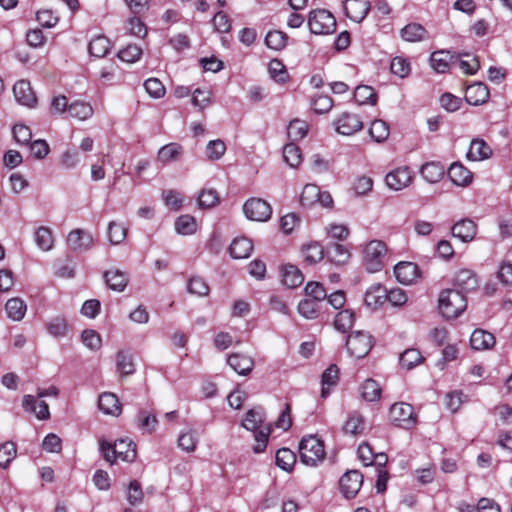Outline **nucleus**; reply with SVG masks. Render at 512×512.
Wrapping results in <instances>:
<instances>
[{
	"mask_svg": "<svg viewBox=\"0 0 512 512\" xmlns=\"http://www.w3.org/2000/svg\"><path fill=\"white\" fill-rule=\"evenodd\" d=\"M265 417L260 409H250L242 422V426L254 432V438L256 444L253 446V450L255 453H261L265 450L268 439L270 436V426L265 424Z\"/></svg>",
	"mask_w": 512,
	"mask_h": 512,
	"instance_id": "obj_1",
	"label": "nucleus"
},
{
	"mask_svg": "<svg viewBox=\"0 0 512 512\" xmlns=\"http://www.w3.org/2000/svg\"><path fill=\"white\" fill-rule=\"evenodd\" d=\"M100 450L106 461L114 463L117 459L132 462L136 458V446L129 439H119L111 444L106 440L100 441Z\"/></svg>",
	"mask_w": 512,
	"mask_h": 512,
	"instance_id": "obj_2",
	"label": "nucleus"
},
{
	"mask_svg": "<svg viewBox=\"0 0 512 512\" xmlns=\"http://www.w3.org/2000/svg\"><path fill=\"white\" fill-rule=\"evenodd\" d=\"M467 300L464 294L456 289L443 290L438 298V309L447 319L457 318L466 308Z\"/></svg>",
	"mask_w": 512,
	"mask_h": 512,
	"instance_id": "obj_3",
	"label": "nucleus"
},
{
	"mask_svg": "<svg viewBox=\"0 0 512 512\" xmlns=\"http://www.w3.org/2000/svg\"><path fill=\"white\" fill-rule=\"evenodd\" d=\"M323 442L314 435L303 437L299 443L300 461L311 467L317 466L325 458Z\"/></svg>",
	"mask_w": 512,
	"mask_h": 512,
	"instance_id": "obj_4",
	"label": "nucleus"
},
{
	"mask_svg": "<svg viewBox=\"0 0 512 512\" xmlns=\"http://www.w3.org/2000/svg\"><path fill=\"white\" fill-rule=\"evenodd\" d=\"M387 252L386 245L381 240H371L363 249L364 265L370 273H376L383 268V258Z\"/></svg>",
	"mask_w": 512,
	"mask_h": 512,
	"instance_id": "obj_5",
	"label": "nucleus"
},
{
	"mask_svg": "<svg viewBox=\"0 0 512 512\" xmlns=\"http://www.w3.org/2000/svg\"><path fill=\"white\" fill-rule=\"evenodd\" d=\"M308 26L313 34H331L336 29L335 17L327 10L318 9L310 12Z\"/></svg>",
	"mask_w": 512,
	"mask_h": 512,
	"instance_id": "obj_6",
	"label": "nucleus"
},
{
	"mask_svg": "<svg viewBox=\"0 0 512 512\" xmlns=\"http://www.w3.org/2000/svg\"><path fill=\"white\" fill-rule=\"evenodd\" d=\"M389 416L394 425L404 429L412 428L417 422L412 405L405 402L393 404L390 408Z\"/></svg>",
	"mask_w": 512,
	"mask_h": 512,
	"instance_id": "obj_7",
	"label": "nucleus"
},
{
	"mask_svg": "<svg viewBox=\"0 0 512 512\" xmlns=\"http://www.w3.org/2000/svg\"><path fill=\"white\" fill-rule=\"evenodd\" d=\"M373 346L372 336L362 331L351 333L346 341V347L350 355L355 358H363Z\"/></svg>",
	"mask_w": 512,
	"mask_h": 512,
	"instance_id": "obj_8",
	"label": "nucleus"
},
{
	"mask_svg": "<svg viewBox=\"0 0 512 512\" xmlns=\"http://www.w3.org/2000/svg\"><path fill=\"white\" fill-rule=\"evenodd\" d=\"M245 216L253 221H267L272 214L271 206L268 202L260 198H251L243 206Z\"/></svg>",
	"mask_w": 512,
	"mask_h": 512,
	"instance_id": "obj_9",
	"label": "nucleus"
},
{
	"mask_svg": "<svg viewBox=\"0 0 512 512\" xmlns=\"http://www.w3.org/2000/svg\"><path fill=\"white\" fill-rule=\"evenodd\" d=\"M363 484V475L357 470L346 472L339 481L340 491L347 498H354Z\"/></svg>",
	"mask_w": 512,
	"mask_h": 512,
	"instance_id": "obj_10",
	"label": "nucleus"
},
{
	"mask_svg": "<svg viewBox=\"0 0 512 512\" xmlns=\"http://www.w3.org/2000/svg\"><path fill=\"white\" fill-rule=\"evenodd\" d=\"M335 130L342 135L350 136L363 128L361 119L353 113L343 112L334 121Z\"/></svg>",
	"mask_w": 512,
	"mask_h": 512,
	"instance_id": "obj_11",
	"label": "nucleus"
},
{
	"mask_svg": "<svg viewBox=\"0 0 512 512\" xmlns=\"http://www.w3.org/2000/svg\"><path fill=\"white\" fill-rule=\"evenodd\" d=\"M94 239L89 231L74 229L67 236L69 248L75 252H85L92 248Z\"/></svg>",
	"mask_w": 512,
	"mask_h": 512,
	"instance_id": "obj_12",
	"label": "nucleus"
},
{
	"mask_svg": "<svg viewBox=\"0 0 512 512\" xmlns=\"http://www.w3.org/2000/svg\"><path fill=\"white\" fill-rule=\"evenodd\" d=\"M451 234L461 242L469 243L476 237L477 224L472 219L463 218L451 227Z\"/></svg>",
	"mask_w": 512,
	"mask_h": 512,
	"instance_id": "obj_13",
	"label": "nucleus"
},
{
	"mask_svg": "<svg viewBox=\"0 0 512 512\" xmlns=\"http://www.w3.org/2000/svg\"><path fill=\"white\" fill-rule=\"evenodd\" d=\"M387 186L395 191L407 187L412 181V173L408 167H399L390 171L385 178Z\"/></svg>",
	"mask_w": 512,
	"mask_h": 512,
	"instance_id": "obj_14",
	"label": "nucleus"
},
{
	"mask_svg": "<svg viewBox=\"0 0 512 512\" xmlns=\"http://www.w3.org/2000/svg\"><path fill=\"white\" fill-rule=\"evenodd\" d=\"M344 10L348 18L360 23L366 18L370 10V2L368 0H345Z\"/></svg>",
	"mask_w": 512,
	"mask_h": 512,
	"instance_id": "obj_15",
	"label": "nucleus"
},
{
	"mask_svg": "<svg viewBox=\"0 0 512 512\" xmlns=\"http://www.w3.org/2000/svg\"><path fill=\"white\" fill-rule=\"evenodd\" d=\"M22 406L25 411L34 413L39 420H47L50 418L48 404L37 396L24 395Z\"/></svg>",
	"mask_w": 512,
	"mask_h": 512,
	"instance_id": "obj_16",
	"label": "nucleus"
},
{
	"mask_svg": "<svg viewBox=\"0 0 512 512\" xmlns=\"http://www.w3.org/2000/svg\"><path fill=\"white\" fill-rule=\"evenodd\" d=\"M447 174L449 179L460 187H467L473 180V173L460 162L452 163L447 170Z\"/></svg>",
	"mask_w": 512,
	"mask_h": 512,
	"instance_id": "obj_17",
	"label": "nucleus"
},
{
	"mask_svg": "<svg viewBox=\"0 0 512 512\" xmlns=\"http://www.w3.org/2000/svg\"><path fill=\"white\" fill-rule=\"evenodd\" d=\"M13 94L15 97V100L24 106L27 107H34L36 104V96L33 92L31 85L26 80H19L15 83L13 86Z\"/></svg>",
	"mask_w": 512,
	"mask_h": 512,
	"instance_id": "obj_18",
	"label": "nucleus"
},
{
	"mask_svg": "<svg viewBox=\"0 0 512 512\" xmlns=\"http://www.w3.org/2000/svg\"><path fill=\"white\" fill-rule=\"evenodd\" d=\"M394 274L397 281L404 285H410L419 277L416 264L412 262H399L394 267Z\"/></svg>",
	"mask_w": 512,
	"mask_h": 512,
	"instance_id": "obj_19",
	"label": "nucleus"
},
{
	"mask_svg": "<svg viewBox=\"0 0 512 512\" xmlns=\"http://www.w3.org/2000/svg\"><path fill=\"white\" fill-rule=\"evenodd\" d=\"M454 285L464 292H471L478 288L477 275L470 269H460L454 277Z\"/></svg>",
	"mask_w": 512,
	"mask_h": 512,
	"instance_id": "obj_20",
	"label": "nucleus"
},
{
	"mask_svg": "<svg viewBox=\"0 0 512 512\" xmlns=\"http://www.w3.org/2000/svg\"><path fill=\"white\" fill-rule=\"evenodd\" d=\"M98 408L102 413L115 417L119 416L122 412L118 397L110 392H103L99 395Z\"/></svg>",
	"mask_w": 512,
	"mask_h": 512,
	"instance_id": "obj_21",
	"label": "nucleus"
},
{
	"mask_svg": "<svg viewBox=\"0 0 512 512\" xmlns=\"http://www.w3.org/2000/svg\"><path fill=\"white\" fill-rule=\"evenodd\" d=\"M493 154L491 147L481 138L471 140L466 157L470 161H483Z\"/></svg>",
	"mask_w": 512,
	"mask_h": 512,
	"instance_id": "obj_22",
	"label": "nucleus"
},
{
	"mask_svg": "<svg viewBox=\"0 0 512 512\" xmlns=\"http://www.w3.org/2000/svg\"><path fill=\"white\" fill-rule=\"evenodd\" d=\"M489 98L488 87L482 82L469 85L465 92V100L474 106L484 104Z\"/></svg>",
	"mask_w": 512,
	"mask_h": 512,
	"instance_id": "obj_23",
	"label": "nucleus"
},
{
	"mask_svg": "<svg viewBox=\"0 0 512 512\" xmlns=\"http://www.w3.org/2000/svg\"><path fill=\"white\" fill-rule=\"evenodd\" d=\"M400 37L406 42H421L427 40L429 33L424 26L419 23H409L400 30Z\"/></svg>",
	"mask_w": 512,
	"mask_h": 512,
	"instance_id": "obj_24",
	"label": "nucleus"
},
{
	"mask_svg": "<svg viewBox=\"0 0 512 512\" xmlns=\"http://www.w3.org/2000/svg\"><path fill=\"white\" fill-rule=\"evenodd\" d=\"M364 301L369 308L378 309L386 302V288L379 283L371 285L365 293Z\"/></svg>",
	"mask_w": 512,
	"mask_h": 512,
	"instance_id": "obj_25",
	"label": "nucleus"
},
{
	"mask_svg": "<svg viewBox=\"0 0 512 512\" xmlns=\"http://www.w3.org/2000/svg\"><path fill=\"white\" fill-rule=\"evenodd\" d=\"M47 333L54 338H64L69 332L67 319L63 316H54L45 322Z\"/></svg>",
	"mask_w": 512,
	"mask_h": 512,
	"instance_id": "obj_26",
	"label": "nucleus"
},
{
	"mask_svg": "<svg viewBox=\"0 0 512 512\" xmlns=\"http://www.w3.org/2000/svg\"><path fill=\"white\" fill-rule=\"evenodd\" d=\"M495 344V337L492 333L476 329L472 332L470 337V345L474 350H485L493 347Z\"/></svg>",
	"mask_w": 512,
	"mask_h": 512,
	"instance_id": "obj_27",
	"label": "nucleus"
},
{
	"mask_svg": "<svg viewBox=\"0 0 512 512\" xmlns=\"http://www.w3.org/2000/svg\"><path fill=\"white\" fill-rule=\"evenodd\" d=\"M228 364L239 375H247L252 371L254 361L247 355L235 353L228 357Z\"/></svg>",
	"mask_w": 512,
	"mask_h": 512,
	"instance_id": "obj_28",
	"label": "nucleus"
},
{
	"mask_svg": "<svg viewBox=\"0 0 512 512\" xmlns=\"http://www.w3.org/2000/svg\"><path fill=\"white\" fill-rule=\"evenodd\" d=\"M4 308L7 317L15 322L21 321L25 317L27 311V305L25 301L18 297L7 300Z\"/></svg>",
	"mask_w": 512,
	"mask_h": 512,
	"instance_id": "obj_29",
	"label": "nucleus"
},
{
	"mask_svg": "<svg viewBox=\"0 0 512 512\" xmlns=\"http://www.w3.org/2000/svg\"><path fill=\"white\" fill-rule=\"evenodd\" d=\"M107 286L114 291L122 292L128 283V276L118 269H111L104 273Z\"/></svg>",
	"mask_w": 512,
	"mask_h": 512,
	"instance_id": "obj_30",
	"label": "nucleus"
},
{
	"mask_svg": "<svg viewBox=\"0 0 512 512\" xmlns=\"http://www.w3.org/2000/svg\"><path fill=\"white\" fill-rule=\"evenodd\" d=\"M420 174L429 183L439 182L445 174V168L440 162H427L420 168Z\"/></svg>",
	"mask_w": 512,
	"mask_h": 512,
	"instance_id": "obj_31",
	"label": "nucleus"
},
{
	"mask_svg": "<svg viewBox=\"0 0 512 512\" xmlns=\"http://www.w3.org/2000/svg\"><path fill=\"white\" fill-rule=\"evenodd\" d=\"M253 249L251 240L246 237L235 238L230 247V255L235 259H244L249 257Z\"/></svg>",
	"mask_w": 512,
	"mask_h": 512,
	"instance_id": "obj_32",
	"label": "nucleus"
},
{
	"mask_svg": "<svg viewBox=\"0 0 512 512\" xmlns=\"http://www.w3.org/2000/svg\"><path fill=\"white\" fill-rule=\"evenodd\" d=\"M183 154V148L180 144L172 142L162 146L157 153V159L163 164L177 161Z\"/></svg>",
	"mask_w": 512,
	"mask_h": 512,
	"instance_id": "obj_33",
	"label": "nucleus"
},
{
	"mask_svg": "<svg viewBox=\"0 0 512 512\" xmlns=\"http://www.w3.org/2000/svg\"><path fill=\"white\" fill-rule=\"evenodd\" d=\"M68 113L72 118L85 121L92 117L94 109L89 102L76 100L69 104Z\"/></svg>",
	"mask_w": 512,
	"mask_h": 512,
	"instance_id": "obj_34",
	"label": "nucleus"
},
{
	"mask_svg": "<svg viewBox=\"0 0 512 512\" xmlns=\"http://www.w3.org/2000/svg\"><path fill=\"white\" fill-rule=\"evenodd\" d=\"M34 240L37 247L44 252L50 251L54 246L52 230L46 226H40L35 230Z\"/></svg>",
	"mask_w": 512,
	"mask_h": 512,
	"instance_id": "obj_35",
	"label": "nucleus"
},
{
	"mask_svg": "<svg viewBox=\"0 0 512 512\" xmlns=\"http://www.w3.org/2000/svg\"><path fill=\"white\" fill-rule=\"evenodd\" d=\"M304 281L302 272L294 265H285L282 269V282L288 288L300 286Z\"/></svg>",
	"mask_w": 512,
	"mask_h": 512,
	"instance_id": "obj_36",
	"label": "nucleus"
},
{
	"mask_svg": "<svg viewBox=\"0 0 512 512\" xmlns=\"http://www.w3.org/2000/svg\"><path fill=\"white\" fill-rule=\"evenodd\" d=\"M364 429V419L358 412L351 413L342 427V430L345 434L353 436L362 434Z\"/></svg>",
	"mask_w": 512,
	"mask_h": 512,
	"instance_id": "obj_37",
	"label": "nucleus"
},
{
	"mask_svg": "<svg viewBox=\"0 0 512 512\" xmlns=\"http://www.w3.org/2000/svg\"><path fill=\"white\" fill-rule=\"evenodd\" d=\"M128 228L119 222L111 221L107 228V238L112 245L121 244L127 236Z\"/></svg>",
	"mask_w": 512,
	"mask_h": 512,
	"instance_id": "obj_38",
	"label": "nucleus"
},
{
	"mask_svg": "<svg viewBox=\"0 0 512 512\" xmlns=\"http://www.w3.org/2000/svg\"><path fill=\"white\" fill-rule=\"evenodd\" d=\"M360 394L366 401H377L381 396V387L375 380L366 379L360 386Z\"/></svg>",
	"mask_w": 512,
	"mask_h": 512,
	"instance_id": "obj_39",
	"label": "nucleus"
},
{
	"mask_svg": "<svg viewBox=\"0 0 512 512\" xmlns=\"http://www.w3.org/2000/svg\"><path fill=\"white\" fill-rule=\"evenodd\" d=\"M302 254L307 263L315 264L323 259L324 249L321 244L311 242L303 246Z\"/></svg>",
	"mask_w": 512,
	"mask_h": 512,
	"instance_id": "obj_40",
	"label": "nucleus"
},
{
	"mask_svg": "<svg viewBox=\"0 0 512 512\" xmlns=\"http://www.w3.org/2000/svg\"><path fill=\"white\" fill-rule=\"evenodd\" d=\"M175 230L181 235H192L197 230L196 219L191 215H181L175 221Z\"/></svg>",
	"mask_w": 512,
	"mask_h": 512,
	"instance_id": "obj_41",
	"label": "nucleus"
},
{
	"mask_svg": "<svg viewBox=\"0 0 512 512\" xmlns=\"http://www.w3.org/2000/svg\"><path fill=\"white\" fill-rule=\"evenodd\" d=\"M369 134L377 143L384 142L390 135L389 125L381 119H376L370 125Z\"/></svg>",
	"mask_w": 512,
	"mask_h": 512,
	"instance_id": "obj_42",
	"label": "nucleus"
},
{
	"mask_svg": "<svg viewBox=\"0 0 512 512\" xmlns=\"http://www.w3.org/2000/svg\"><path fill=\"white\" fill-rule=\"evenodd\" d=\"M452 57L448 52L435 51L430 56L431 67L438 73H445L449 67Z\"/></svg>",
	"mask_w": 512,
	"mask_h": 512,
	"instance_id": "obj_43",
	"label": "nucleus"
},
{
	"mask_svg": "<svg viewBox=\"0 0 512 512\" xmlns=\"http://www.w3.org/2000/svg\"><path fill=\"white\" fill-rule=\"evenodd\" d=\"M110 50V41L107 37L99 35L89 43V53L94 57H104Z\"/></svg>",
	"mask_w": 512,
	"mask_h": 512,
	"instance_id": "obj_44",
	"label": "nucleus"
},
{
	"mask_svg": "<svg viewBox=\"0 0 512 512\" xmlns=\"http://www.w3.org/2000/svg\"><path fill=\"white\" fill-rule=\"evenodd\" d=\"M339 379V370L336 365L329 366L322 374V397L329 394L330 388L335 386Z\"/></svg>",
	"mask_w": 512,
	"mask_h": 512,
	"instance_id": "obj_45",
	"label": "nucleus"
},
{
	"mask_svg": "<svg viewBox=\"0 0 512 512\" xmlns=\"http://www.w3.org/2000/svg\"><path fill=\"white\" fill-rule=\"evenodd\" d=\"M288 36L286 33L273 30L269 31L265 37V44L268 48L279 51L282 50L287 44Z\"/></svg>",
	"mask_w": 512,
	"mask_h": 512,
	"instance_id": "obj_46",
	"label": "nucleus"
},
{
	"mask_svg": "<svg viewBox=\"0 0 512 512\" xmlns=\"http://www.w3.org/2000/svg\"><path fill=\"white\" fill-rule=\"evenodd\" d=\"M354 99L360 105H374L377 100V94L372 87L367 85H360L354 91Z\"/></svg>",
	"mask_w": 512,
	"mask_h": 512,
	"instance_id": "obj_47",
	"label": "nucleus"
},
{
	"mask_svg": "<svg viewBox=\"0 0 512 512\" xmlns=\"http://www.w3.org/2000/svg\"><path fill=\"white\" fill-rule=\"evenodd\" d=\"M424 360L420 351L414 348L405 350L400 355V364L403 368L407 370L413 369L415 366L419 365Z\"/></svg>",
	"mask_w": 512,
	"mask_h": 512,
	"instance_id": "obj_48",
	"label": "nucleus"
},
{
	"mask_svg": "<svg viewBox=\"0 0 512 512\" xmlns=\"http://www.w3.org/2000/svg\"><path fill=\"white\" fill-rule=\"evenodd\" d=\"M284 161L292 168L298 167L302 162L301 151L294 143H288L283 148Z\"/></svg>",
	"mask_w": 512,
	"mask_h": 512,
	"instance_id": "obj_49",
	"label": "nucleus"
},
{
	"mask_svg": "<svg viewBox=\"0 0 512 512\" xmlns=\"http://www.w3.org/2000/svg\"><path fill=\"white\" fill-rule=\"evenodd\" d=\"M296 462L295 453L288 448H281L276 453V464L285 471H290Z\"/></svg>",
	"mask_w": 512,
	"mask_h": 512,
	"instance_id": "obj_50",
	"label": "nucleus"
},
{
	"mask_svg": "<svg viewBox=\"0 0 512 512\" xmlns=\"http://www.w3.org/2000/svg\"><path fill=\"white\" fill-rule=\"evenodd\" d=\"M308 133V124L300 119L292 120L287 128L288 137L292 141H298L304 138Z\"/></svg>",
	"mask_w": 512,
	"mask_h": 512,
	"instance_id": "obj_51",
	"label": "nucleus"
},
{
	"mask_svg": "<svg viewBox=\"0 0 512 512\" xmlns=\"http://www.w3.org/2000/svg\"><path fill=\"white\" fill-rule=\"evenodd\" d=\"M17 455V448L15 443L7 441L0 445V467L6 469L9 464L15 459Z\"/></svg>",
	"mask_w": 512,
	"mask_h": 512,
	"instance_id": "obj_52",
	"label": "nucleus"
},
{
	"mask_svg": "<svg viewBox=\"0 0 512 512\" xmlns=\"http://www.w3.org/2000/svg\"><path fill=\"white\" fill-rule=\"evenodd\" d=\"M354 319L352 311L348 309L342 310L336 315L334 326L338 331L345 333L352 328Z\"/></svg>",
	"mask_w": 512,
	"mask_h": 512,
	"instance_id": "obj_53",
	"label": "nucleus"
},
{
	"mask_svg": "<svg viewBox=\"0 0 512 512\" xmlns=\"http://www.w3.org/2000/svg\"><path fill=\"white\" fill-rule=\"evenodd\" d=\"M198 437L195 431L187 430L182 432L178 438V446L185 452L191 453L196 449Z\"/></svg>",
	"mask_w": 512,
	"mask_h": 512,
	"instance_id": "obj_54",
	"label": "nucleus"
},
{
	"mask_svg": "<svg viewBox=\"0 0 512 512\" xmlns=\"http://www.w3.org/2000/svg\"><path fill=\"white\" fill-rule=\"evenodd\" d=\"M320 188L315 184H306L300 195L303 206H312L318 202Z\"/></svg>",
	"mask_w": 512,
	"mask_h": 512,
	"instance_id": "obj_55",
	"label": "nucleus"
},
{
	"mask_svg": "<svg viewBox=\"0 0 512 512\" xmlns=\"http://www.w3.org/2000/svg\"><path fill=\"white\" fill-rule=\"evenodd\" d=\"M390 69L394 75L405 78L411 72V64L406 58L397 56L392 59Z\"/></svg>",
	"mask_w": 512,
	"mask_h": 512,
	"instance_id": "obj_56",
	"label": "nucleus"
},
{
	"mask_svg": "<svg viewBox=\"0 0 512 512\" xmlns=\"http://www.w3.org/2000/svg\"><path fill=\"white\" fill-rule=\"evenodd\" d=\"M329 259L337 265L347 263L350 258L348 249L341 244H334L328 251Z\"/></svg>",
	"mask_w": 512,
	"mask_h": 512,
	"instance_id": "obj_57",
	"label": "nucleus"
},
{
	"mask_svg": "<svg viewBox=\"0 0 512 512\" xmlns=\"http://www.w3.org/2000/svg\"><path fill=\"white\" fill-rule=\"evenodd\" d=\"M219 202V195L216 190L209 188L203 189L198 196V205L200 208L208 209L217 205Z\"/></svg>",
	"mask_w": 512,
	"mask_h": 512,
	"instance_id": "obj_58",
	"label": "nucleus"
},
{
	"mask_svg": "<svg viewBox=\"0 0 512 512\" xmlns=\"http://www.w3.org/2000/svg\"><path fill=\"white\" fill-rule=\"evenodd\" d=\"M226 151V145L222 140H211L206 145V156L211 161L219 160Z\"/></svg>",
	"mask_w": 512,
	"mask_h": 512,
	"instance_id": "obj_59",
	"label": "nucleus"
},
{
	"mask_svg": "<svg viewBox=\"0 0 512 512\" xmlns=\"http://www.w3.org/2000/svg\"><path fill=\"white\" fill-rule=\"evenodd\" d=\"M304 290L306 295L309 297L308 299L316 302L323 301L327 298V291L319 282H308Z\"/></svg>",
	"mask_w": 512,
	"mask_h": 512,
	"instance_id": "obj_60",
	"label": "nucleus"
},
{
	"mask_svg": "<svg viewBox=\"0 0 512 512\" xmlns=\"http://www.w3.org/2000/svg\"><path fill=\"white\" fill-rule=\"evenodd\" d=\"M162 198L165 203V205L174 211H178L181 209L183 204V198L181 194L176 190H165L162 193Z\"/></svg>",
	"mask_w": 512,
	"mask_h": 512,
	"instance_id": "obj_61",
	"label": "nucleus"
},
{
	"mask_svg": "<svg viewBox=\"0 0 512 512\" xmlns=\"http://www.w3.org/2000/svg\"><path fill=\"white\" fill-rule=\"evenodd\" d=\"M318 302L311 299H303L298 304V312L307 319H315L318 316Z\"/></svg>",
	"mask_w": 512,
	"mask_h": 512,
	"instance_id": "obj_62",
	"label": "nucleus"
},
{
	"mask_svg": "<svg viewBox=\"0 0 512 512\" xmlns=\"http://www.w3.org/2000/svg\"><path fill=\"white\" fill-rule=\"evenodd\" d=\"M187 290L189 293L199 297L207 296L209 293V287L206 282L202 278L196 276L189 279Z\"/></svg>",
	"mask_w": 512,
	"mask_h": 512,
	"instance_id": "obj_63",
	"label": "nucleus"
},
{
	"mask_svg": "<svg viewBox=\"0 0 512 512\" xmlns=\"http://www.w3.org/2000/svg\"><path fill=\"white\" fill-rule=\"evenodd\" d=\"M84 345L90 350H99L102 344L100 335L92 329L84 330L81 334Z\"/></svg>",
	"mask_w": 512,
	"mask_h": 512,
	"instance_id": "obj_64",
	"label": "nucleus"
}]
</instances>
